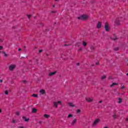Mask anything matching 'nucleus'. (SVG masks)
Wrapping results in <instances>:
<instances>
[{"mask_svg": "<svg viewBox=\"0 0 128 128\" xmlns=\"http://www.w3.org/2000/svg\"><path fill=\"white\" fill-rule=\"evenodd\" d=\"M86 100L88 102H92V100H94V98H92V97H86Z\"/></svg>", "mask_w": 128, "mask_h": 128, "instance_id": "obj_4", "label": "nucleus"}, {"mask_svg": "<svg viewBox=\"0 0 128 128\" xmlns=\"http://www.w3.org/2000/svg\"><path fill=\"white\" fill-rule=\"evenodd\" d=\"M0 52H1V51H0Z\"/></svg>", "mask_w": 128, "mask_h": 128, "instance_id": "obj_50", "label": "nucleus"}, {"mask_svg": "<svg viewBox=\"0 0 128 128\" xmlns=\"http://www.w3.org/2000/svg\"><path fill=\"white\" fill-rule=\"evenodd\" d=\"M54 106L56 108H58V104H62V101L55 102H54Z\"/></svg>", "mask_w": 128, "mask_h": 128, "instance_id": "obj_2", "label": "nucleus"}, {"mask_svg": "<svg viewBox=\"0 0 128 128\" xmlns=\"http://www.w3.org/2000/svg\"><path fill=\"white\" fill-rule=\"evenodd\" d=\"M2 108H0V114H2Z\"/></svg>", "mask_w": 128, "mask_h": 128, "instance_id": "obj_34", "label": "nucleus"}, {"mask_svg": "<svg viewBox=\"0 0 128 128\" xmlns=\"http://www.w3.org/2000/svg\"><path fill=\"white\" fill-rule=\"evenodd\" d=\"M24 82H26V80H24Z\"/></svg>", "mask_w": 128, "mask_h": 128, "instance_id": "obj_48", "label": "nucleus"}, {"mask_svg": "<svg viewBox=\"0 0 128 128\" xmlns=\"http://www.w3.org/2000/svg\"><path fill=\"white\" fill-rule=\"evenodd\" d=\"M124 86H122L120 88L121 90H124Z\"/></svg>", "mask_w": 128, "mask_h": 128, "instance_id": "obj_33", "label": "nucleus"}, {"mask_svg": "<svg viewBox=\"0 0 128 128\" xmlns=\"http://www.w3.org/2000/svg\"><path fill=\"white\" fill-rule=\"evenodd\" d=\"M64 46H66L68 45H66V44H65Z\"/></svg>", "mask_w": 128, "mask_h": 128, "instance_id": "obj_49", "label": "nucleus"}, {"mask_svg": "<svg viewBox=\"0 0 128 128\" xmlns=\"http://www.w3.org/2000/svg\"><path fill=\"white\" fill-rule=\"evenodd\" d=\"M0 82H2V80H0Z\"/></svg>", "mask_w": 128, "mask_h": 128, "instance_id": "obj_40", "label": "nucleus"}, {"mask_svg": "<svg viewBox=\"0 0 128 128\" xmlns=\"http://www.w3.org/2000/svg\"><path fill=\"white\" fill-rule=\"evenodd\" d=\"M38 52H40H40H42V50H39Z\"/></svg>", "mask_w": 128, "mask_h": 128, "instance_id": "obj_36", "label": "nucleus"}, {"mask_svg": "<svg viewBox=\"0 0 128 128\" xmlns=\"http://www.w3.org/2000/svg\"><path fill=\"white\" fill-rule=\"evenodd\" d=\"M88 18V16L86 14H82L78 17V20H86Z\"/></svg>", "mask_w": 128, "mask_h": 128, "instance_id": "obj_1", "label": "nucleus"}, {"mask_svg": "<svg viewBox=\"0 0 128 128\" xmlns=\"http://www.w3.org/2000/svg\"><path fill=\"white\" fill-rule=\"evenodd\" d=\"M12 122L13 124H16V120H12Z\"/></svg>", "mask_w": 128, "mask_h": 128, "instance_id": "obj_23", "label": "nucleus"}, {"mask_svg": "<svg viewBox=\"0 0 128 128\" xmlns=\"http://www.w3.org/2000/svg\"><path fill=\"white\" fill-rule=\"evenodd\" d=\"M90 50H94V46H92L90 47Z\"/></svg>", "mask_w": 128, "mask_h": 128, "instance_id": "obj_25", "label": "nucleus"}, {"mask_svg": "<svg viewBox=\"0 0 128 128\" xmlns=\"http://www.w3.org/2000/svg\"><path fill=\"white\" fill-rule=\"evenodd\" d=\"M39 92L40 96H44V94H46V90L42 89L39 91Z\"/></svg>", "mask_w": 128, "mask_h": 128, "instance_id": "obj_5", "label": "nucleus"}, {"mask_svg": "<svg viewBox=\"0 0 128 128\" xmlns=\"http://www.w3.org/2000/svg\"><path fill=\"white\" fill-rule=\"evenodd\" d=\"M28 18H32V15H28Z\"/></svg>", "mask_w": 128, "mask_h": 128, "instance_id": "obj_30", "label": "nucleus"}, {"mask_svg": "<svg viewBox=\"0 0 128 128\" xmlns=\"http://www.w3.org/2000/svg\"><path fill=\"white\" fill-rule=\"evenodd\" d=\"M16 116H20V112H16Z\"/></svg>", "mask_w": 128, "mask_h": 128, "instance_id": "obj_24", "label": "nucleus"}, {"mask_svg": "<svg viewBox=\"0 0 128 128\" xmlns=\"http://www.w3.org/2000/svg\"><path fill=\"white\" fill-rule=\"evenodd\" d=\"M106 76H104L102 77V80H104V78H106Z\"/></svg>", "mask_w": 128, "mask_h": 128, "instance_id": "obj_29", "label": "nucleus"}, {"mask_svg": "<svg viewBox=\"0 0 128 128\" xmlns=\"http://www.w3.org/2000/svg\"><path fill=\"white\" fill-rule=\"evenodd\" d=\"M114 86H118V83H112L110 86V88H112Z\"/></svg>", "mask_w": 128, "mask_h": 128, "instance_id": "obj_17", "label": "nucleus"}, {"mask_svg": "<svg viewBox=\"0 0 128 128\" xmlns=\"http://www.w3.org/2000/svg\"><path fill=\"white\" fill-rule=\"evenodd\" d=\"M43 117L44 118H50V114H44L43 115Z\"/></svg>", "mask_w": 128, "mask_h": 128, "instance_id": "obj_10", "label": "nucleus"}, {"mask_svg": "<svg viewBox=\"0 0 128 128\" xmlns=\"http://www.w3.org/2000/svg\"><path fill=\"white\" fill-rule=\"evenodd\" d=\"M112 76H109V80H112Z\"/></svg>", "mask_w": 128, "mask_h": 128, "instance_id": "obj_35", "label": "nucleus"}, {"mask_svg": "<svg viewBox=\"0 0 128 128\" xmlns=\"http://www.w3.org/2000/svg\"><path fill=\"white\" fill-rule=\"evenodd\" d=\"M22 118H23V120H24V122H28V120H30V118H26L24 116H23Z\"/></svg>", "mask_w": 128, "mask_h": 128, "instance_id": "obj_16", "label": "nucleus"}, {"mask_svg": "<svg viewBox=\"0 0 128 128\" xmlns=\"http://www.w3.org/2000/svg\"><path fill=\"white\" fill-rule=\"evenodd\" d=\"M82 44L84 46H86V42L84 41Z\"/></svg>", "mask_w": 128, "mask_h": 128, "instance_id": "obj_20", "label": "nucleus"}, {"mask_svg": "<svg viewBox=\"0 0 128 128\" xmlns=\"http://www.w3.org/2000/svg\"><path fill=\"white\" fill-rule=\"evenodd\" d=\"M74 116L72 114H69L68 116V118H72Z\"/></svg>", "mask_w": 128, "mask_h": 128, "instance_id": "obj_19", "label": "nucleus"}, {"mask_svg": "<svg viewBox=\"0 0 128 128\" xmlns=\"http://www.w3.org/2000/svg\"><path fill=\"white\" fill-rule=\"evenodd\" d=\"M16 68V65L14 64H12L9 66V70H14Z\"/></svg>", "mask_w": 128, "mask_h": 128, "instance_id": "obj_7", "label": "nucleus"}, {"mask_svg": "<svg viewBox=\"0 0 128 128\" xmlns=\"http://www.w3.org/2000/svg\"><path fill=\"white\" fill-rule=\"evenodd\" d=\"M96 28H98V29L101 28H102V22H98Z\"/></svg>", "mask_w": 128, "mask_h": 128, "instance_id": "obj_9", "label": "nucleus"}, {"mask_svg": "<svg viewBox=\"0 0 128 128\" xmlns=\"http://www.w3.org/2000/svg\"><path fill=\"white\" fill-rule=\"evenodd\" d=\"M4 38H2V39L0 38V42H4Z\"/></svg>", "mask_w": 128, "mask_h": 128, "instance_id": "obj_27", "label": "nucleus"}, {"mask_svg": "<svg viewBox=\"0 0 128 128\" xmlns=\"http://www.w3.org/2000/svg\"><path fill=\"white\" fill-rule=\"evenodd\" d=\"M96 64L97 66H98V64H100V63H99L98 62H96Z\"/></svg>", "mask_w": 128, "mask_h": 128, "instance_id": "obj_38", "label": "nucleus"}, {"mask_svg": "<svg viewBox=\"0 0 128 128\" xmlns=\"http://www.w3.org/2000/svg\"><path fill=\"white\" fill-rule=\"evenodd\" d=\"M76 122H78V120L76 118H74L71 122V125L74 126L76 124Z\"/></svg>", "mask_w": 128, "mask_h": 128, "instance_id": "obj_8", "label": "nucleus"}, {"mask_svg": "<svg viewBox=\"0 0 128 128\" xmlns=\"http://www.w3.org/2000/svg\"><path fill=\"white\" fill-rule=\"evenodd\" d=\"M76 66H80V63H77V64H76Z\"/></svg>", "mask_w": 128, "mask_h": 128, "instance_id": "obj_39", "label": "nucleus"}, {"mask_svg": "<svg viewBox=\"0 0 128 128\" xmlns=\"http://www.w3.org/2000/svg\"><path fill=\"white\" fill-rule=\"evenodd\" d=\"M108 128V127L106 126V127H104V128Z\"/></svg>", "mask_w": 128, "mask_h": 128, "instance_id": "obj_43", "label": "nucleus"}, {"mask_svg": "<svg viewBox=\"0 0 128 128\" xmlns=\"http://www.w3.org/2000/svg\"><path fill=\"white\" fill-rule=\"evenodd\" d=\"M117 102L118 104H122V98L120 97L118 98L117 99Z\"/></svg>", "mask_w": 128, "mask_h": 128, "instance_id": "obj_11", "label": "nucleus"}, {"mask_svg": "<svg viewBox=\"0 0 128 128\" xmlns=\"http://www.w3.org/2000/svg\"><path fill=\"white\" fill-rule=\"evenodd\" d=\"M68 105L69 106H70V108H75L76 106V105L74 104V103H72V102H68Z\"/></svg>", "mask_w": 128, "mask_h": 128, "instance_id": "obj_12", "label": "nucleus"}, {"mask_svg": "<svg viewBox=\"0 0 128 128\" xmlns=\"http://www.w3.org/2000/svg\"><path fill=\"white\" fill-rule=\"evenodd\" d=\"M36 112H38V109H36V108H32V114H36Z\"/></svg>", "mask_w": 128, "mask_h": 128, "instance_id": "obj_14", "label": "nucleus"}, {"mask_svg": "<svg viewBox=\"0 0 128 128\" xmlns=\"http://www.w3.org/2000/svg\"><path fill=\"white\" fill-rule=\"evenodd\" d=\"M4 48V47L2 46H0V50H2Z\"/></svg>", "mask_w": 128, "mask_h": 128, "instance_id": "obj_31", "label": "nucleus"}, {"mask_svg": "<svg viewBox=\"0 0 128 128\" xmlns=\"http://www.w3.org/2000/svg\"><path fill=\"white\" fill-rule=\"evenodd\" d=\"M56 74V71H54V72H51L49 73L48 76H54V74Z\"/></svg>", "mask_w": 128, "mask_h": 128, "instance_id": "obj_13", "label": "nucleus"}, {"mask_svg": "<svg viewBox=\"0 0 128 128\" xmlns=\"http://www.w3.org/2000/svg\"><path fill=\"white\" fill-rule=\"evenodd\" d=\"M99 102L100 104H102V101H100Z\"/></svg>", "mask_w": 128, "mask_h": 128, "instance_id": "obj_41", "label": "nucleus"}, {"mask_svg": "<svg viewBox=\"0 0 128 128\" xmlns=\"http://www.w3.org/2000/svg\"><path fill=\"white\" fill-rule=\"evenodd\" d=\"M46 56H48L49 55H48V54H46Z\"/></svg>", "mask_w": 128, "mask_h": 128, "instance_id": "obj_45", "label": "nucleus"}, {"mask_svg": "<svg viewBox=\"0 0 128 128\" xmlns=\"http://www.w3.org/2000/svg\"><path fill=\"white\" fill-rule=\"evenodd\" d=\"M4 94H8V90H6L4 92Z\"/></svg>", "mask_w": 128, "mask_h": 128, "instance_id": "obj_28", "label": "nucleus"}, {"mask_svg": "<svg viewBox=\"0 0 128 128\" xmlns=\"http://www.w3.org/2000/svg\"><path fill=\"white\" fill-rule=\"evenodd\" d=\"M18 52H20L22 50V48H18Z\"/></svg>", "mask_w": 128, "mask_h": 128, "instance_id": "obj_37", "label": "nucleus"}, {"mask_svg": "<svg viewBox=\"0 0 128 128\" xmlns=\"http://www.w3.org/2000/svg\"><path fill=\"white\" fill-rule=\"evenodd\" d=\"M100 122V119L95 120L92 124V126H96L98 125V124Z\"/></svg>", "mask_w": 128, "mask_h": 128, "instance_id": "obj_3", "label": "nucleus"}, {"mask_svg": "<svg viewBox=\"0 0 128 128\" xmlns=\"http://www.w3.org/2000/svg\"><path fill=\"white\" fill-rule=\"evenodd\" d=\"M127 66H128V64H127Z\"/></svg>", "mask_w": 128, "mask_h": 128, "instance_id": "obj_52", "label": "nucleus"}, {"mask_svg": "<svg viewBox=\"0 0 128 128\" xmlns=\"http://www.w3.org/2000/svg\"><path fill=\"white\" fill-rule=\"evenodd\" d=\"M24 48H26V46H24Z\"/></svg>", "mask_w": 128, "mask_h": 128, "instance_id": "obj_51", "label": "nucleus"}, {"mask_svg": "<svg viewBox=\"0 0 128 128\" xmlns=\"http://www.w3.org/2000/svg\"><path fill=\"white\" fill-rule=\"evenodd\" d=\"M115 24H117V26H120V20L116 19V20L115 21Z\"/></svg>", "mask_w": 128, "mask_h": 128, "instance_id": "obj_15", "label": "nucleus"}, {"mask_svg": "<svg viewBox=\"0 0 128 128\" xmlns=\"http://www.w3.org/2000/svg\"><path fill=\"white\" fill-rule=\"evenodd\" d=\"M104 28L106 32H110V26L108 24L106 23L104 24Z\"/></svg>", "mask_w": 128, "mask_h": 128, "instance_id": "obj_6", "label": "nucleus"}, {"mask_svg": "<svg viewBox=\"0 0 128 128\" xmlns=\"http://www.w3.org/2000/svg\"><path fill=\"white\" fill-rule=\"evenodd\" d=\"M118 115H116V114H114L112 115V118H118Z\"/></svg>", "mask_w": 128, "mask_h": 128, "instance_id": "obj_18", "label": "nucleus"}, {"mask_svg": "<svg viewBox=\"0 0 128 128\" xmlns=\"http://www.w3.org/2000/svg\"><path fill=\"white\" fill-rule=\"evenodd\" d=\"M2 54H4V56H8V54H6V52H2Z\"/></svg>", "mask_w": 128, "mask_h": 128, "instance_id": "obj_21", "label": "nucleus"}, {"mask_svg": "<svg viewBox=\"0 0 128 128\" xmlns=\"http://www.w3.org/2000/svg\"><path fill=\"white\" fill-rule=\"evenodd\" d=\"M76 112H77V114H80V109L77 110Z\"/></svg>", "mask_w": 128, "mask_h": 128, "instance_id": "obj_22", "label": "nucleus"}, {"mask_svg": "<svg viewBox=\"0 0 128 128\" xmlns=\"http://www.w3.org/2000/svg\"><path fill=\"white\" fill-rule=\"evenodd\" d=\"M31 96H38V94H32Z\"/></svg>", "mask_w": 128, "mask_h": 128, "instance_id": "obj_26", "label": "nucleus"}, {"mask_svg": "<svg viewBox=\"0 0 128 128\" xmlns=\"http://www.w3.org/2000/svg\"><path fill=\"white\" fill-rule=\"evenodd\" d=\"M53 8H56V6L55 5H52Z\"/></svg>", "mask_w": 128, "mask_h": 128, "instance_id": "obj_42", "label": "nucleus"}, {"mask_svg": "<svg viewBox=\"0 0 128 128\" xmlns=\"http://www.w3.org/2000/svg\"><path fill=\"white\" fill-rule=\"evenodd\" d=\"M126 76H128V73L126 74Z\"/></svg>", "mask_w": 128, "mask_h": 128, "instance_id": "obj_47", "label": "nucleus"}, {"mask_svg": "<svg viewBox=\"0 0 128 128\" xmlns=\"http://www.w3.org/2000/svg\"><path fill=\"white\" fill-rule=\"evenodd\" d=\"M114 50H118V48H114Z\"/></svg>", "mask_w": 128, "mask_h": 128, "instance_id": "obj_32", "label": "nucleus"}, {"mask_svg": "<svg viewBox=\"0 0 128 128\" xmlns=\"http://www.w3.org/2000/svg\"><path fill=\"white\" fill-rule=\"evenodd\" d=\"M116 40V38H114V40Z\"/></svg>", "mask_w": 128, "mask_h": 128, "instance_id": "obj_44", "label": "nucleus"}, {"mask_svg": "<svg viewBox=\"0 0 128 128\" xmlns=\"http://www.w3.org/2000/svg\"><path fill=\"white\" fill-rule=\"evenodd\" d=\"M82 50V48H80L79 49V50Z\"/></svg>", "mask_w": 128, "mask_h": 128, "instance_id": "obj_46", "label": "nucleus"}]
</instances>
